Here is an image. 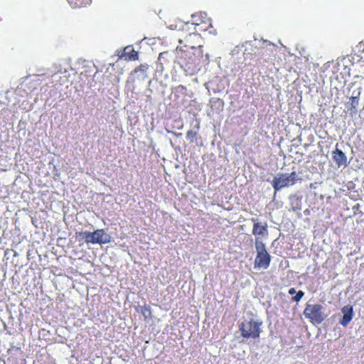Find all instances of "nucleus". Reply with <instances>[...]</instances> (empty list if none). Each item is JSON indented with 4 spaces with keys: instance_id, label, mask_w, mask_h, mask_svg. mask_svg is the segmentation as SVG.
Wrapping results in <instances>:
<instances>
[{
    "instance_id": "nucleus-3",
    "label": "nucleus",
    "mask_w": 364,
    "mask_h": 364,
    "mask_svg": "<svg viewBox=\"0 0 364 364\" xmlns=\"http://www.w3.org/2000/svg\"><path fill=\"white\" fill-rule=\"evenodd\" d=\"M76 237H80L86 243L106 244L110 241L109 236L104 229H97L94 232L82 231L75 233Z\"/></svg>"
},
{
    "instance_id": "nucleus-9",
    "label": "nucleus",
    "mask_w": 364,
    "mask_h": 364,
    "mask_svg": "<svg viewBox=\"0 0 364 364\" xmlns=\"http://www.w3.org/2000/svg\"><path fill=\"white\" fill-rule=\"evenodd\" d=\"M253 223L252 235L255 236L265 237L268 235V225L267 222H259L257 218H252Z\"/></svg>"
},
{
    "instance_id": "nucleus-18",
    "label": "nucleus",
    "mask_w": 364,
    "mask_h": 364,
    "mask_svg": "<svg viewBox=\"0 0 364 364\" xmlns=\"http://www.w3.org/2000/svg\"><path fill=\"white\" fill-rule=\"evenodd\" d=\"M304 295V292L301 290L296 292V295L291 298V300L295 302H299Z\"/></svg>"
},
{
    "instance_id": "nucleus-6",
    "label": "nucleus",
    "mask_w": 364,
    "mask_h": 364,
    "mask_svg": "<svg viewBox=\"0 0 364 364\" xmlns=\"http://www.w3.org/2000/svg\"><path fill=\"white\" fill-rule=\"evenodd\" d=\"M298 175L296 171L291 173H279L275 176L272 182L275 192L283 188L294 185L298 181Z\"/></svg>"
},
{
    "instance_id": "nucleus-16",
    "label": "nucleus",
    "mask_w": 364,
    "mask_h": 364,
    "mask_svg": "<svg viewBox=\"0 0 364 364\" xmlns=\"http://www.w3.org/2000/svg\"><path fill=\"white\" fill-rule=\"evenodd\" d=\"M147 70H148V66L146 65L141 64L134 69V73L136 74L139 73L144 76L146 75Z\"/></svg>"
},
{
    "instance_id": "nucleus-7",
    "label": "nucleus",
    "mask_w": 364,
    "mask_h": 364,
    "mask_svg": "<svg viewBox=\"0 0 364 364\" xmlns=\"http://www.w3.org/2000/svg\"><path fill=\"white\" fill-rule=\"evenodd\" d=\"M192 24L201 26L200 31H205L213 28L211 19L205 12H198L191 15Z\"/></svg>"
},
{
    "instance_id": "nucleus-4",
    "label": "nucleus",
    "mask_w": 364,
    "mask_h": 364,
    "mask_svg": "<svg viewBox=\"0 0 364 364\" xmlns=\"http://www.w3.org/2000/svg\"><path fill=\"white\" fill-rule=\"evenodd\" d=\"M257 256L254 262L255 269H267L271 262V256L266 250L265 245L258 238L255 240Z\"/></svg>"
},
{
    "instance_id": "nucleus-19",
    "label": "nucleus",
    "mask_w": 364,
    "mask_h": 364,
    "mask_svg": "<svg viewBox=\"0 0 364 364\" xmlns=\"http://www.w3.org/2000/svg\"><path fill=\"white\" fill-rule=\"evenodd\" d=\"M296 289H295L294 288H290V289H289V294L290 295H293V294H296Z\"/></svg>"
},
{
    "instance_id": "nucleus-13",
    "label": "nucleus",
    "mask_w": 364,
    "mask_h": 364,
    "mask_svg": "<svg viewBox=\"0 0 364 364\" xmlns=\"http://www.w3.org/2000/svg\"><path fill=\"white\" fill-rule=\"evenodd\" d=\"M358 97H350V102L349 103V105H348V110L350 113H355L356 112V108L358 105Z\"/></svg>"
},
{
    "instance_id": "nucleus-10",
    "label": "nucleus",
    "mask_w": 364,
    "mask_h": 364,
    "mask_svg": "<svg viewBox=\"0 0 364 364\" xmlns=\"http://www.w3.org/2000/svg\"><path fill=\"white\" fill-rule=\"evenodd\" d=\"M341 312L343 316L340 319L339 323L343 326H346L353 319V308L351 305H346L341 309Z\"/></svg>"
},
{
    "instance_id": "nucleus-1",
    "label": "nucleus",
    "mask_w": 364,
    "mask_h": 364,
    "mask_svg": "<svg viewBox=\"0 0 364 364\" xmlns=\"http://www.w3.org/2000/svg\"><path fill=\"white\" fill-rule=\"evenodd\" d=\"M203 56V46H189L185 45L177 47L176 61L186 71H194Z\"/></svg>"
},
{
    "instance_id": "nucleus-12",
    "label": "nucleus",
    "mask_w": 364,
    "mask_h": 364,
    "mask_svg": "<svg viewBox=\"0 0 364 364\" xmlns=\"http://www.w3.org/2000/svg\"><path fill=\"white\" fill-rule=\"evenodd\" d=\"M139 308V312L143 315L145 320L152 317L151 309L149 305L144 304Z\"/></svg>"
},
{
    "instance_id": "nucleus-5",
    "label": "nucleus",
    "mask_w": 364,
    "mask_h": 364,
    "mask_svg": "<svg viewBox=\"0 0 364 364\" xmlns=\"http://www.w3.org/2000/svg\"><path fill=\"white\" fill-rule=\"evenodd\" d=\"M304 315L313 324L322 323L327 316L323 312V307L318 304H307L304 310Z\"/></svg>"
},
{
    "instance_id": "nucleus-15",
    "label": "nucleus",
    "mask_w": 364,
    "mask_h": 364,
    "mask_svg": "<svg viewBox=\"0 0 364 364\" xmlns=\"http://www.w3.org/2000/svg\"><path fill=\"white\" fill-rule=\"evenodd\" d=\"M168 51L162 52L159 54L158 60L159 61V63L161 65L168 63L169 60L168 59Z\"/></svg>"
},
{
    "instance_id": "nucleus-8",
    "label": "nucleus",
    "mask_w": 364,
    "mask_h": 364,
    "mask_svg": "<svg viewBox=\"0 0 364 364\" xmlns=\"http://www.w3.org/2000/svg\"><path fill=\"white\" fill-rule=\"evenodd\" d=\"M331 155L333 161L338 168L347 166L348 158L345 153L338 148V144L336 145V149L332 151Z\"/></svg>"
},
{
    "instance_id": "nucleus-2",
    "label": "nucleus",
    "mask_w": 364,
    "mask_h": 364,
    "mask_svg": "<svg viewBox=\"0 0 364 364\" xmlns=\"http://www.w3.org/2000/svg\"><path fill=\"white\" fill-rule=\"evenodd\" d=\"M262 321L250 318V320H245L239 325V330L241 336L246 339L259 338L260 333L262 332L261 326Z\"/></svg>"
},
{
    "instance_id": "nucleus-11",
    "label": "nucleus",
    "mask_w": 364,
    "mask_h": 364,
    "mask_svg": "<svg viewBox=\"0 0 364 364\" xmlns=\"http://www.w3.org/2000/svg\"><path fill=\"white\" fill-rule=\"evenodd\" d=\"M73 8H81L90 4L91 0H67Z\"/></svg>"
},
{
    "instance_id": "nucleus-14",
    "label": "nucleus",
    "mask_w": 364,
    "mask_h": 364,
    "mask_svg": "<svg viewBox=\"0 0 364 364\" xmlns=\"http://www.w3.org/2000/svg\"><path fill=\"white\" fill-rule=\"evenodd\" d=\"M129 48H125V59L128 60H135L138 59V52L134 50L133 48L128 51Z\"/></svg>"
},
{
    "instance_id": "nucleus-17",
    "label": "nucleus",
    "mask_w": 364,
    "mask_h": 364,
    "mask_svg": "<svg viewBox=\"0 0 364 364\" xmlns=\"http://www.w3.org/2000/svg\"><path fill=\"white\" fill-rule=\"evenodd\" d=\"M198 136V132L193 130H188L186 133V138L191 142H193Z\"/></svg>"
}]
</instances>
